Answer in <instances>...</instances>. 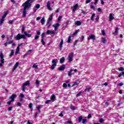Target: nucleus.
<instances>
[{
    "label": "nucleus",
    "mask_w": 124,
    "mask_h": 124,
    "mask_svg": "<svg viewBox=\"0 0 124 124\" xmlns=\"http://www.w3.org/2000/svg\"><path fill=\"white\" fill-rule=\"evenodd\" d=\"M34 1V0H27L25 3H23V6L24 8L23 11V17H26L27 15V10L30 8L31 6V4Z\"/></svg>",
    "instance_id": "obj_1"
},
{
    "label": "nucleus",
    "mask_w": 124,
    "mask_h": 124,
    "mask_svg": "<svg viewBox=\"0 0 124 124\" xmlns=\"http://www.w3.org/2000/svg\"><path fill=\"white\" fill-rule=\"evenodd\" d=\"M15 97H16V94H12L9 98V99H11V100H10L9 101L7 102V104H8V105H11V103H12V102L15 101Z\"/></svg>",
    "instance_id": "obj_2"
},
{
    "label": "nucleus",
    "mask_w": 124,
    "mask_h": 124,
    "mask_svg": "<svg viewBox=\"0 0 124 124\" xmlns=\"http://www.w3.org/2000/svg\"><path fill=\"white\" fill-rule=\"evenodd\" d=\"M52 65L50 67V69L53 70L55 69V67L57 66V64L58 63V59H53L52 61Z\"/></svg>",
    "instance_id": "obj_3"
},
{
    "label": "nucleus",
    "mask_w": 124,
    "mask_h": 124,
    "mask_svg": "<svg viewBox=\"0 0 124 124\" xmlns=\"http://www.w3.org/2000/svg\"><path fill=\"white\" fill-rule=\"evenodd\" d=\"M77 33H78V31H76L72 35H70L67 41V43H70V42H71V37H74Z\"/></svg>",
    "instance_id": "obj_4"
},
{
    "label": "nucleus",
    "mask_w": 124,
    "mask_h": 124,
    "mask_svg": "<svg viewBox=\"0 0 124 124\" xmlns=\"http://www.w3.org/2000/svg\"><path fill=\"white\" fill-rule=\"evenodd\" d=\"M53 19V14L51 15V16L48 18V19L47 20L46 26H47V28H50V26H51V23H50V21H52V19Z\"/></svg>",
    "instance_id": "obj_5"
},
{
    "label": "nucleus",
    "mask_w": 124,
    "mask_h": 124,
    "mask_svg": "<svg viewBox=\"0 0 124 124\" xmlns=\"http://www.w3.org/2000/svg\"><path fill=\"white\" fill-rule=\"evenodd\" d=\"M23 38V39H26V36L25 35H21L20 34H18L16 36V40H20V39Z\"/></svg>",
    "instance_id": "obj_6"
},
{
    "label": "nucleus",
    "mask_w": 124,
    "mask_h": 124,
    "mask_svg": "<svg viewBox=\"0 0 124 124\" xmlns=\"http://www.w3.org/2000/svg\"><path fill=\"white\" fill-rule=\"evenodd\" d=\"M74 53L71 52L68 55L69 59V62H71L73 61V57H74Z\"/></svg>",
    "instance_id": "obj_7"
},
{
    "label": "nucleus",
    "mask_w": 124,
    "mask_h": 124,
    "mask_svg": "<svg viewBox=\"0 0 124 124\" xmlns=\"http://www.w3.org/2000/svg\"><path fill=\"white\" fill-rule=\"evenodd\" d=\"M91 39H92V40H95V36L94 34H92L88 36L87 40H91Z\"/></svg>",
    "instance_id": "obj_8"
},
{
    "label": "nucleus",
    "mask_w": 124,
    "mask_h": 124,
    "mask_svg": "<svg viewBox=\"0 0 124 124\" xmlns=\"http://www.w3.org/2000/svg\"><path fill=\"white\" fill-rule=\"evenodd\" d=\"M46 7L48 9V10H50V11H52L53 10V9L51 8V4L50 3V1H48L46 3Z\"/></svg>",
    "instance_id": "obj_9"
},
{
    "label": "nucleus",
    "mask_w": 124,
    "mask_h": 124,
    "mask_svg": "<svg viewBox=\"0 0 124 124\" xmlns=\"http://www.w3.org/2000/svg\"><path fill=\"white\" fill-rule=\"evenodd\" d=\"M61 25H60V23H56L55 24H54L52 25V27L54 28V30L55 31H57L58 29H59V27H60Z\"/></svg>",
    "instance_id": "obj_10"
},
{
    "label": "nucleus",
    "mask_w": 124,
    "mask_h": 124,
    "mask_svg": "<svg viewBox=\"0 0 124 124\" xmlns=\"http://www.w3.org/2000/svg\"><path fill=\"white\" fill-rule=\"evenodd\" d=\"M78 4H76V5H74L73 7L71 8H73V12H75L76 10H77V8H78Z\"/></svg>",
    "instance_id": "obj_11"
},
{
    "label": "nucleus",
    "mask_w": 124,
    "mask_h": 124,
    "mask_svg": "<svg viewBox=\"0 0 124 124\" xmlns=\"http://www.w3.org/2000/svg\"><path fill=\"white\" fill-rule=\"evenodd\" d=\"M60 71H62L65 69V65L62 64V66L58 69Z\"/></svg>",
    "instance_id": "obj_12"
},
{
    "label": "nucleus",
    "mask_w": 124,
    "mask_h": 124,
    "mask_svg": "<svg viewBox=\"0 0 124 124\" xmlns=\"http://www.w3.org/2000/svg\"><path fill=\"white\" fill-rule=\"evenodd\" d=\"M40 31H37L36 34L34 37L35 40H37L38 38H39V35H40Z\"/></svg>",
    "instance_id": "obj_13"
},
{
    "label": "nucleus",
    "mask_w": 124,
    "mask_h": 124,
    "mask_svg": "<svg viewBox=\"0 0 124 124\" xmlns=\"http://www.w3.org/2000/svg\"><path fill=\"white\" fill-rule=\"evenodd\" d=\"M80 84V80H77L75 82H74V84L72 85V87H74L75 86H77Z\"/></svg>",
    "instance_id": "obj_14"
},
{
    "label": "nucleus",
    "mask_w": 124,
    "mask_h": 124,
    "mask_svg": "<svg viewBox=\"0 0 124 124\" xmlns=\"http://www.w3.org/2000/svg\"><path fill=\"white\" fill-rule=\"evenodd\" d=\"M5 17H4V16H2L1 18L0 19V26H1L2 24L4 22V19Z\"/></svg>",
    "instance_id": "obj_15"
},
{
    "label": "nucleus",
    "mask_w": 124,
    "mask_h": 124,
    "mask_svg": "<svg viewBox=\"0 0 124 124\" xmlns=\"http://www.w3.org/2000/svg\"><path fill=\"white\" fill-rule=\"evenodd\" d=\"M63 44V39H62L61 40V41L60 42V44L59 45V46H60V50H62V45Z\"/></svg>",
    "instance_id": "obj_16"
},
{
    "label": "nucleus",
    "mask_w": 124,
    "mask_h": 124,
    "mask_svg": "<svg viewBox=\"0 0 124 124\" xmlns=\"http://www.w3.org/2000/svg\"><path fill=\"white\" fill-rule=\"evenodd\" d=\"M112 20H114V16H113V14L110 13L109 14V21L111 22Z\"/></svg>",
    "instance_id": "obj_17"
},
{
    "label": "nucleus",
    "mask_w": 124,
    "mask_h": 124,
    "mask_svg": "<svg viewBox=\"0 0 124 124\" xmlns=\"http://www.w3.org/2000/svg\"><path fill=\"white\" fill-rule=\"evenodd\" d=\"M64 61H65V58L64 57H62L61 59L60 60V63H63L64 62Z\"/></svg>",
    "instance_id": "obj_18"
},
{
    "label": "nucleus",
    "mask_w": 124,
    "mask_h": 124,
    "mask_svg": "<svg viewBox=\"0 0 124 124\" xmlns=\"http://www.w3.org/2000/svg\"><path fill=\"white\" fill-rule=\"evenodd\" d=\"M55 98H56V96H55V94H52L50 97V100H51L52 102H54L55 101Z\"/></svg>",
    "instance_id": "obj_19"
},
{
    "label": "nucleus",
    "mask_w": 124,
    "mask_h": 124,
    "mask_svg": "<svg viewBox=\"0 0 124 124\" xmlns=\"http://www.w3.org/2000/svg\"><path fill=\"white\" fill-rule=\"evenodd\" d=\"M29 85H30V81L28 80L23 84V87H27Z\"/></svg>",
    "instance_id": "obj_20"
},
{
    "label": "nucleus",
    "mask_w": 124,
    "mask_h": 124,
    "mask_svg": "<svg viewBox=\"0 0 124 124\" xmlns=\"http://www.w3.org/2000/svg\"><path fill=\"white\" fill-rule=\"evenodd\" d=\"M25 36H28V37H31V34H28L27 31H24Z\"/></svg>",
    "instance_id": "obj_21"
},
{
    "label": "nucleus",
    "mask_w": 124,
    "mask_h": 124,
    "mask_svg": "<svg viewBox=\"0 0 124 124\" xmlns=\"http://www.w3.org/2000/svg\"><path fill=\"white\" fill-rule=\"evenodd\" d=\"M41 23L42 24V25H44L45 24V18L43 17L41 20Z\"/></svg>",
    "instance_id": "obj_22"
},
{
    "label": "nucleus",
    "mask_w": 124,
    "mask_h": 124,
    "mask_svg": "<svg viewBox=\"0 0 124 124\" xmlns=\"http://www.w3.org/2000/svg\"><path fill=\"white\" fill-rule=\"evenodd\" d=\"M102 42L103 43V44H106V42H107V40H106L105 38H102Z\"/></svg>",
    "instance_id": "obj_23"
},
{
    "label": "nucleus",
    "mask_w": 124,
    "mask_h": 124,
    "mask_svg": "<svg viewBox=\"0 0 124 124\" xmlns=\"http://www.w3.org/2000/svg\"><path fill=\"white\" fill-rule=\"evenodd\" d=\"M0 62V67H1V66H2V64L4 63V59H1Z\"/></svg>",
    "instance_id": "obj_24"
},
{
    "label": "nucleus",
    "mask_w": 124,
    "mask_h": 124,
    "mask_svg": "<svg viewBox=\"0 0 124 124\" xmlns=\"http://www.w3.org/2000/svg\"><path fill=\"white\" fill-rule=\"evenodd\" d=\"M82 23L80 21H77V22H75V25L77 26H80L81 25Z\"/></svg>",
    "instance_id": "obj_25"
},
{
    "label": "nucleus",
    "mask_w": 124,
    "mask_h": 124,
    "mask_svg": "<svg viewBox=\"0 0 124 124\" xmlns=\"http://www.w3.org/2000/svg\"><path fill=\"white\" fill-rule=\"evenodd\" d=\"M19 52H20V46H18L16 49V55H17V54H18Z\"/></svg>",
    "instance_id": "obj_26"
},
{
    "label": "nucleus",
    "mask_w": 124,
    "mask_h": 124,
    "mask_svg": "<svg viewBox=\"0 0 124 124\" xmlns=\"http://www.w3.org/2000/svg\"><path fill=\"white\" fill-rule=\"evenodd\" d=\"M56 33V32L55 31H47L46 34H55Z\"/></svg>",
    "instance_id": "obj_27"
},
{
    "label": "nucleus",
    "mask_w": 124,
    "mask_h": 124,
    "mask_svg": "<svg viewBox=\"0 0 124 124\" xmlns=\"http://www.w3.org/2000/svg\"><path fill=\"white\" fill-rule=\"evenodd\" d=\"M83 121V117L82 116H79L78 117V123H81Z\"/></svg>",
    "instance_id": "obj_28"
},
{
    "label": "nucleus",
    "mask_w": 124,
    "mask_h": 124,
    "mask_svg": "<svg viewBox=\"0 0 124 124\" xmlns=\"http://www.w3.org/2000/svg\"><path fill=\"white\" fill-rule=\"evenodd\" d=\"M72 71H73V70L71 69L70 70V71L68 72V75L69 76H71V75H72Z\"/></svg>",
    "instance_id": "obj_29"
},
{
    "label": "nucleus",
    "mask_w": 124,
    "mask_h": 124,
    "mask_svg": "<svg viewBox=\"0 0 124 124\" xmlns=\"http://www.w3.org/2000/svg\"><path fill=\"white\" fill-rule=\"evenodd\" d=\"M12 56H14V50H12L11 52L9 55V57H12Z\"/></svg>",
    "instance_id": "obj_30"
},
{
    "label": "nucleus",
    "mask_w": 124,
    "mask_h": 124,
    "mask_svg": "<svg viewBox=\"0 0 124 124\" xmlns=\"http://www.w3.org/2000/svg\"><path fill=\"white\" fill-rule=\"evenodd\" d=\"M7 13H8V11H6V12H5L4 14L2 16L5 18V17H6V16H7Z\"/></svg>",
    "instance_id": "obj_31"
},
{
    "label": "nucleus",
    "mask_w": 124,
    "mask_h": 124,
    "mask_svg": "<svg viewBox=\"0 0 124 124\" xmlns=\"http://www.w3.org/2000/svg\"><path fill=\"white\" fill-rule=\"evenodd\" d=\"M91 91V87L87 88L84 90V92L86 93V92H90Z\"/></svg>",
    "instance_id": "obj_32"
},
{
    "label": "nucleus",
    "mask_w": 124,
    "mask_h": 124,
    "mask_svg": "<svg viewBox=\"0 0 124 124\" xmlns=\"http://www.w3.org/2000/svg\"><path fill=\"white\" fill-rule=\"evenodd\" d=\"M32 103H31L29 104V108H30V109H31V111H32Z\"/></svg>",
    "instance_id": "obj_33"
},
{
    "label": "nucleus",
    "mask_w": 124,
    "mask_h": 124,
    "mask_svg": "<svg viewBox=\"0 0 124 124\" xmlns=\"http://www.w3.org/2000/svg\"><path fill=\"white\" fill-rule=\"evenodd\" d=\"M24 97H25V95H24L23 93H20L19 95V98H24Z\"/></svg>",
    "instance_id": "obj_34"
},
{
    "label": "nucleus",
    "mask_w": 124,
    "mask_h": 124,
    "mask_svg": "<svg viewBox=\"0 0 124 124\" xmlns=\"http://www.w3.org/2000/svg\"><path fill=\"white\" fill-rule=\"evenodd\" d=\"M82 124H87V119H82Z\"/></svg>",
    "instance_id": "obj_35"
},
{
    "label": "nucleus",
    "mask_w": 124,
    "mask_h": 124,
    "mask_svg": "<svg viewBox=\"0 0 124 124\" xmlns=\"http://www.w3.org/2000/svg\"><path fill=\"white\" fill-rule=\"evenodd\" d=\"M32 67L35 68V69H37V68H38V66L37 65H35V64H34L32 66Z\"/></svg>",
    "instance_id": "obj_36"
},
{
    "label": "nucleus",
    "mask_w": 124,
    "mask_h": 124,
    "mask_svg": "<svg viewBox=\"0 0 124 124\" xmlns=\"http://www.w3.org/2000/svg\"><path fill=\"white\" fill-rule=\"evenodd\" d=\"M123 75H124V72H122V73H121L119 75H118V77H122V76H123Z\"/></svg>",
    "instance_id": "obj_37"
},
{
    "label": "nucleus",
    "mask_w": 124,
    "mask_h": 124,
    "mask_svg": "<svg viewBox=\"0 0 124 124\" xmlns=\"http://www.w3.org/2000/svg\"><path fill=\"white\" fill-rule=\"evenodd\" d=\"M31 52H32V49H30V50L28 51L27 54L28 55H31Z\"/></svg>",
    "instance_id": "obj_38"
},
{
    "label": "nucleus",
    "mask_w": 124,
    "mask_h": 124,
    "mask_svg": "<svg viewBox=\"0 0 124 124\" xmlns=\"http://www.w3.org/2000/svg\"><path fill=\"white\" fill-rule=\"evenodd\" d=\"M94 16H95V14H93L91 16V20H92V21H94L93 17H94Z\"/></svg>",
    "instance_id": "obj_39"
},
{
    "label": "nucleus",
    "mask_w": 124,
    "mask_h": 124,
    "mask_svg": "<svg viewBox=\"0 0 124 124\" xmlns=\"http://www.w3.org/2000/svg\"><path fill=\"white\" fill-rule=\"evenodd\" d=\"M35 7V8H37V9H38L40 8V5L39 4H37Z\"/></svg>",
    "instance_id": "obj_40"
},
{
    "label": "nucleus",
    "mask_w": 124,
    "mask_h": 124,
    "mask_svg": "<svg viewBox=\"0 0 124 124\" xmlns=\"http://www.w3.org/2000/svg\"><path fill=\"white\" fill-rule=\"evenodd\" d=\"M90 8H91V9H93V10H95V7H94V6H93V5H91L90 6Z\"/></svg>",
    "instance_id": "obj_41"
},
{
    "label": "nucleus",
    "mask_w": 124,
    "mask_h": 124,
    "mask_svg": "<svg viewBox=\"0 0 124 124\" xmlns=\"http://www.w3.org/2000/svg\"><path fill=\"white\" fill-rule=\"evenodd\" d=\"M60 117H63V111H61V113L59 114Z\"/></svg>",
    "instance_id": "obj_42"
},
{
    "label": "nucleus",
    "mask_w": 124,
    "mask_h": 124,
    "mask_svg": "<svg viewBox=\"0 0 124 124\" xmlns=\"http://www.w3.org/2000/svg\"><path fill=\"white\" fill-rule=\"evenodd\" d=\"M51 101H52L51 100H47L45 102V104H48L50 103V102H51Z\"/></svg>",
    "instance_id": "obj_43"
},
{
    "label": "nucleus",
    "mask_w": 124,
    "mask_h": 124,
    "mask_svg": "<svg viewBox=\"0 0 124 124\" xmlns=\"http://www.w3.org/2000/svg\"><path fill=\"white\" fill-rule=\"evenodd\" d=\"M16 106L21 107L22 106V103H21L20 102H18L17 103Z\"/></svg>",
    "instance_id": "obj_44"
},
{
    "label": "nucleus",
    "mask_w": 124,
    "mask_h": 124,
    "mask_svg": "<svg viewBox=\"0 0 124 124\" xmlns=\"http://www.w3.org/2000/svg\"><path fill=\"white\" fill-rule=\"evenodd\" d=\"M70 108L71 109V110H75V107L73 105H71Z\"/></svg>",
    "instance_id": "obj_45"
},
{
    "label": "nucleus",
    "mask_w": 124,
    "mask_h": 124,
    "mask_svg": "<svg viewBox=\"0 0 124 124\" xmlns=\"http://www.w3.org/2000/svg\"><path fill=\"white\" fill-rule=\"evenodd\" d=\"M82 94V92H80L76 95V96L78 97V96H80Z\"/></svg>",
    "instance_id": "obj_46"
},
{
    "label": "nucleus",
    "mask_w": 124,
    "mask_h": 124,
    "mask_svg": "<svg viewBox=\"0 0 124 124\" xmlns=\"http://www.w3.org/2000/svg\"><path fill=\"white\" fill-rule=\"evenodd\" d=\"M78 43V40H76V41H75V43H74V46H73V47H75V46H76V45H77V43Z\"/></svg>",
    "instance_id": "obj_47"
},
{
    "label": "nucleus",
    "mask_w": 124,
    "mask_h": 124,
    "mask_svg": "<svg viewBox=\"0 0 124 124\" xmlns=\"http://www.w3.org/2000/svg\"><path fill=\"white\" fill-rule=\"evenodd\" d=\"M16 69V64H15L14 68L13 69L12 72H14Z\"/></svg>",
    "instance_id": "obj_48"
},
{
    "label": "nucleus",
    "mask_w": 124,
    "mask_h": 124,
    "mask_svg": "<svg viewBox=\"0 0 124 124\" xmlns=\"http://www.w3.org/2000/svg\"><path fill=\"white\" fill-rule=\"evenodd\" d=\"M13 108V107H9L8 108V111H11Z\"/></svg>",
    "instance_id": "obj_49"
},
{
    "label": "nucleus",
    "mask_w": 124,
    "mask_h": 124,
    "mask_svg": "<svg viewBox=\"0 0 124 124\" xmlns=\"http://www.w3.org/2000/svg\"><path fill=\"white\" fill-rule=\"evenodd\" d=\"M41 42L43 45H45V42L44 41V39H41Z\"/></svg>",
    "instance_id": "obj_50"
},
{
    "label": "nucleus",
    "mask_w": 124,
    "mask_h": 124,
    "mask_svg": "<svg viewBox=\"0 0 124 124\" xmlns=\"http://www.w3.org/2000/svg\"><path fill=\"white\" fill-rule=\"evenodd\" d=\"M44 36H45V33L43 32L42 34V39H44Z\"/></svg>",
    "instance_id": "obj_51"
},
{
    "label": "nucleus",
    "mask_w": 124,
    "mask_h": 124,
    "mask_svg": "<svg viewBox=\"0 0 124 124\" xmlns=\"http://www.w3.org/2000/svg\"><path fill=\"white\" fill-rule=\"evenodd\" d=\"M62 16H59L58 18V21H61V20H62Z\"/></svg>",
    "instance_id": "obj_52"
},
{
    "label": "nucleus",
    "mask_w": 124,
    "mask_h": 124,
    "mask_svg": "<svg viewBox=\"0 0 124 124\" xmlns=\"http://www.w3.org/2000/svg\"><path fill=\"white\" fill-rule=\"evenodd\" d=\"M0 58L1 60L3 59L4 56H3V54H2V53H1V54L0 55Z\"/></svg>",
    "instance_id": "obj_53"
},
{
    "label": "nucleus",
    "mask_w": 124,
    "mask_h": 124,
    "mask_svg": "<svg viewBox=\"0 0 124 124\" xmlns=\"http://www.w3.org/2000/svg\"><path fill=\"white\" fill-rule=\"evenodd\" d=\"M85 38V36H82L81 38H80L81 42H83V40H84V39Z\"/></svg>",
    "instance_id": "obj_54"
},
{
    "label": "nucleus",
    "mask_w": 124,
    "mask_h": 124,
    "mask_svg": "<svg viewBox=\"0 0 124 124\" xmlns=\"http://www.w3.org/2000/svg\"><path fill=\"white\" fill-rule=\"evenodd\" d=\"M119 71H124V67H121L119 69Z\"/></svg>",
    "instance_id": "obj_55"
},
{
    "label": "nucleus",
    "mask_w": 124,
    "mask_h": 124,
    "mask_svg": "<svg viewBox=\"0 0 124 124\" xmlns=\"http://www.w3.org/2000/svg\"><path fill=\"white\" fill-rule=\"evenodd\" d=\"M104 122V120L103 119H100L99 122L101 123V124H102Z\"/></svg>",
    "instance_id": "obj_56"
},
{
    "label": "nucleus",
    "mask_w": 124,
    "mask_h": 124,
    "mask_svg": "<svg viewBox=\"0 0 124 124\" xmlns=\"http://www.w3.org/2000/svg\"><path fill=\"white\" fill-rule=\"evenodd\" d=\"M36 85H39V84H40V81L38 80H36Z\"/></svg>",
    "instance_id": "obj_57"
},
{
    "label": "nucleus",
    "mask_w": 124,
    "mask_h": 124,
    "mask_svg": "<svg viewBox=\"0 0 124 124\" xmlns=\"http://www.w3.org/2000/svg\"><path fill=\"white\" fill-rule=\"evenodd\" d=\"M118 33H119V32H118V31H115L113 33H112V34H114V35H118Z\"/></svg>",
    "instance_id": "obj_58"
},
{
    "label": "nucleus",
    "mask_w": 124,
    "mask_h": 124,
    "mask_svg": "<svg viewBox=\"0 0 124 124\" xmlns=\"http://www.w3.org/2000/svg\"><path fill=\"white\" fill-rule=\"evenodd\" d=\"M118 86H119L120 87H122V86H124V83H123V82H121L120 83Z\"/></svg>",
    "instance_id": "obj_59"
},
{
    "label": "nucleus",
    "mask_w": 124,
    "mask_h": 124,
    "mask_svg": "<svg viewBox=\"0 0 124 124\" xmlns=\"http://www.w3.org/2000/svg\"><path fill=\"white\" fill-rule=\"evenodd\" d=\"M9 24H10V25H12V24H13V20H9Z\"/></svg>",
    "instance_id": "obj_60"
},
{
    "label": "nucleus",
    "mask_w": 124,
    "mask_h": 124,
    "mask_svg": "<svg viewBox=\"0 0 124 124\" xmlns=\"http://www.w3.org/2000/svg\"><path fill=\"white\" fill-rule=\"evenodd\" d=\"M91 1H92V0H86V1H85V3H86V4H88V3H90V2H91Z\"/></svg>",
    "instance_id": "obj_61"
},
{
    "label": "nucleus",
    "mask_w": 124,
    "mask_h": 124,
    "mask_svg": "<svg viewBox=\"0 0 124 124\" xmlns=\"http://www.w3.org/2000/svg\"><path fill=\"white\" fill-rule=\"evenodd\" d=\"M98 19H99V16H97L96 18H95L96 22H98Z\"/></svg>",
    "instance_id": "obj_62"
},
{
    "label": "nucleus",
    "mask_w": 124,
    "mask_h": 124,
    "mask_svg": "<svg viewBox=\"0 0 124 124\" xmlns=\"http://www.w3.org/2000/svg\"><path fill=\"white\" fill-rule=\"evenodd\" d=\"M63 88H66V87H67V84L66 83H63Z\"/></svg>",
    "instance_id": "obj_63"
},
{
    "label": "nucleus",
    "mask_w": 124,
    "mask_h": 124,
    "mask_svg": "<svg viewBox=\"0 0 124 124\" xmlns=\"http://www.w3.org/2000/svg\"><path fill=\"white\" fill-rule=\"evenodd\" d=\"M92 118V114H89L88 116V119H91Z\"/></svg>",
    "instance_id": "obj_64"
}]
</instances>
